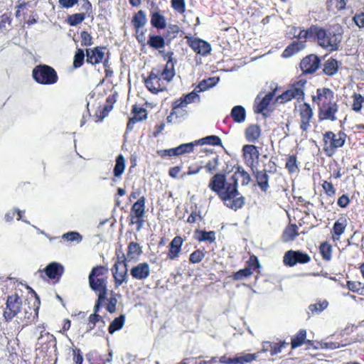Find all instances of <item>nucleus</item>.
<instances>
[{
	"mask_svg": "<svg viewBox=\"0 0 364 364\" xmlns=\"http://www.w3.org/2000/svg\"><path fill=\"white\" fill-rule=\"evenodd\" d=\"M205 257V254L203 251L197 250L191 254L189 260L191 263L196 264L200 262L203 257Z\"/></svg>",
	"mask_w": 364,
	"mask_h": 364,
	"instance_id": "nucleus-53",
	"label": "nucleus"
},
{
	"mask_svg": "<svg viewBox=\"0 0 364 364\" xmlns=\"http://www.w3.org/2000/svg\"><path fill=\"white\" fill-rule=\"evenodd\" d=\"M310 260L311 257L306 253L300 251L289 250L285 253L283 262L285 265L293 267L297 263H308Z\"/></svg>",
	"mask_w": 364,
	"mask_h": 364,
	"instance_id": "nucleus-10",
	"label": "nucleus"
},
{
	"mask_svg": "<svg viewBox=\"0 0 364 364\" xmlns=\"http://www.w3.org/2000/svg\"><path fill=\"white\" fill-rule=\"evenodd\" d=\"M218 79H215V77H210L207 80H202L196 87V89H198L197 92H202L205 91L208 88H210L216 85L218 82Z\"/></svg>",
	"mask_w": 364,
	"mask_h": 364,
	"instance_id": "nucleus-45",
	"label": "nucleus"
},
{
	"mask_svg": "<svg viewBox=\"0 0 364 364\" xmlns=\"http://www.w3.org/2000/svg\"><path fill=\"white\" fill-rule=\"evenodd\" d=\"M294 30L295 37H297L299 40H306L316 36L317 27H311L308 30H301L299 28H294Z\"/></svg>",
	"mask_w": 364,
	"mask_h": 364,
	"instance_id": "nucleus-25",
	"label": "nucleus"
},
{
	"mask_svg": "<svg viewBox=\"0 0 364 364\" xmlns=\"http://www.w3.org/2000/svg\"><path fill=\"white\" fill-rule=\"evenodd\" d=\"M188 43L189 46L198 54L205 55L211 50L210 44L201 39L188 38Z\"/></svg>",
	"mask_w": 364,
	"mask_h": 364,
	"instance_id": "nucleus-13",
	"label": "nucleus"
},
{
	"mask_svg": "<svg viewBox=\"0 0 364 364\" xmlns=\"http://www.w3.org/2000/svg\"><path fill=\"white\" fill-rule=\"evenodd\" d=\"M196 144L203 145V144H210V145H221L222 141L221 139L215 135L208 136L206 137L202 138L196 141H195Z\"/></svg>",
	"mask_w": 364,
	"mask_h": 364,
	"instance_id": "nucleus-39",
	"label": "nucleus"
},
{
	"mask_svg": "<svg viewBox=\"0 0 364 364\" xmlns=\"http://www.w3.org/2000/svg\"><path fill=\"white\" fill-rule=\"evenodd\" d=\"M243 155L246 163L252 166L255 159L259 157V151L255 145L247 144L242 148Z\"/></svg>",
	"mask_w": 364,
	"mask_h": 364,
	"instance_id": "nucleus-18",
	"label": "nucleus"
},
{
	"mask_svg": "<svg viewBox=\"0 0 364 364\" xmlns=\"http://www.w3.org/2000/svg\"><path fill=\"white\" fill-rule=\"evenodd\" d=\"M305 84V80H299L296 83L293 84L289 89L285 91L282 95L279 96L277 100L278 101L281 100L280 102H284L292 99L303 100Z\"/></svg>",
	"mask_w": 364,
	"mask_h": 364,
	"instance_id": "nucleus-6",
	"label": "nucleus"
},
{
	"mask_svg": "<svg viewBox=\"0 0 364 364\" xmlns=\"http://www.w3.org/2000/svg\"><path fill=\"white\" fill-rule=\"evenodd\" d=\"M151 23L154 27L162 29L166 27V21L165 17L159 12H153L151 14Z\"/></svg>",
	"mask_w": 364,
	"mask_h": 364,
	"instance_id": "nucleus-31",
	"label": "nucleus"
},
{
	"mask_svg": "<svg viewBox=\"0 0 364 364\" xmlns=\"http://www.w3.org/2000/svg\"><path fill=\"white\" fill-rule=\"evenodd\" d=\"M63 238L68 241H77L82 240V236L77 232H70L63 235Z\"/></svg>",
	"mask_w": 364,
	"mask_h": 364,
	"instance_id": "nucleus-56",
	"label": "nucleus"
},
{
	"mask_svg": "<svg viewBox=\"0 0 364 364\" xmlns=\"http://www.w3.org/2000/svg\"><path fill=\"white\" fill-rule=\"evenodd\" d=\"M141 253L142 250L139 244L132 242L129 244L127 256L125 259L128 261H136Z\"/></svg>",
	"mask_w": 364,
	"mask_h": 364,
	"instance_id": "nucleus-22",
	"label": "nucleus"
},
{
	"mask_svg": "<svg viewBox=\"0 0 364 364\" xmlns=\"http://www.w3.org/2000/svg\"><path fill=\"white\" fill-rule=\"evenodd\" d=\"M252 274V271L249 268H245L237 272L234 274V279L240 280L245 277H247Z\"/></svg>",
	"mask_w": 364,
	"mask_h": 364,
	"instance_id": "nucleus-55",
	"label": "nucleus"
},
{
	"mask_svg": "<svg viewBox=\"0 0 364 364\" xmlns=\"http://www.w3.org/2000/svg\"><path fill=\"white\" fill-rule=\"evenodd\" d=\"M172 7L179 13L185 11L184 0H171Z\"/></svg>",
	"mask_w": 364,
	"mask_h": 364,
	"instance_id": "nucleus-58",
	"label": "nucleus"
},
{
	"mask_svg": "<svg viewBox=\"0 0 364 364\" xmlns=\"http://www.w3.org/2000/svg\"><path fill=\"white\" fill-rule=\"evenodd\" d=\"M195 237L199 242H213L215 240V233L214 231L196 230Z\"/></svg>",
	"mask_w": 364,
	"mask_h": 364,
	"instance_id": "nucleus-29",
	"label": "nucleus"
},
{
	"mask_svg": "<svg viewBox=\"0 0 364 364\" xmlns=\"http://www.w3.org/2000/svg\"><path fill=\"white\" fill-rule=\"evenodd\" d=\"M81 46H87L92 44V38L87 31H82L80 33Z\"/></svg>",
	"mask_w": 364,
	"mask_h": 364,
	"instance_id": "nucleus-54",
	"label": "nucleus"
},
{
	"mask_svg": "<svg viewBox=\"0 0 364 364\" xmlns=\"http://www.w3.org/2000/svg\"><path fill=\"white\" fill-rule=\"evenodd\" d=\"M88 280L90 288L98 293V301L105 299L107 292V277H88Z\"/></svg>",
	"mask_w": 364,
	"mask_h": 364,
	"instance_id": "nucleus-11",
	"label": "nucleus"
},
{
	"mask_svg": "<svg viewBox=\"0 0 364 364\" xmlns=\"http://www.w3.org/2000/svg\"><path fill=\"white\" fill-rule=\"evenodd\" d=\"M87 62L92 65L100 63L105 55L102 48L97 47L93 50L86 49Z\"/></svg>",
	"mask_w": 364,
	"mask_h": 364,
	"instance_id": "nucleus-17",
	"label": "nucleus"
},
{
	"mask_svg": "<svg viewBox=\"0 0 364 364\" xmlns=\"http://www.w3.org/2000/svg\"><path fill=\"white\" fill-rule=\"evenodd\" d=\"M261 134L260 127L258 125L252 124L245 130V137L250 142H255L258 139Z\"/></svg>",
	"mask_w": 364,
	"mask_h": 364,
	"instance_id": "nucleus-27",
	"label": "nucleus"
},
{
	"mask_svg": "<svg viewBox=\"0 0 364 364\" xmlns=\"http://www.w3.org/2000/svg\"><path fill=\"white\" fill-rule=\"evenodd\" d=\"M125 257L123 255L122 260L115 262L112 271L114 279L115 287H119L127 279V267L125 263Z\"/></svg>",
	"mask_w": 364,
	"mask_h": 364,
	"instance_id": "nucleus-8",
	"label": "nucleus"
},
{
	"mask_svg": "<svg viewBox=\"0 0 364 364\" xmlns=\"http://www.w3.org/2000/svg\"><path fill=\"white\" fill-rule=\"evenodd\" d=\"M347 284L348 289L351 291L357 292L358 294H360V292L362 291V289L364 288V287L362 286V284L358 282H348Z\"/></svg>",
	"mask_w": 364,
	"mask_h": 364,
	"instance_id": "nucleus-57",
	"label": "nucleus"
},
{
	"mask_svg": "<svg viewBox=\"0 0 364 364\" xmlns=\"http://www.w3.org/2000/svg\"><path fill=\"white\" fill-rule=\"evenodd\" d=\"M301 125L300 127L303 131H306L309 127V122L313 116L311 108L308 104H304L300 109Z\"/></svg>",
	"mask_w": 364,
	"mask_h": 364,
	"instance_id": "nucleus-16",
	"label": "nucleus"
},
{
	"mask_svg": "<svg viewBox=\"0 0 364 364\" xmlns=\"http://www.w3.org/2000/svg\"><path fill=\"white\" fill-rule=\"evenodd\" d=\"M108 273V269L104 266H97L92 268L88 277H105Z\"/></svg>",
	"mask_w": 364,
	"mask_h": 364,
	"instance_id": "nucleus-46",
	"label": "nucleus"
},
{
	"mask_svg": "<svg viewBox=\"0 0 364 364\" xmlns=\"http://www.w3.org/2000/svg\"><path fill=\"white\" fill-rule=\"evenodd\" d=\"M85 19V14H74L68 17V23L72 26H75L80 23H81Z\"/></svg>",
	"mask_w": 364,
	"mask_h": 364,
	"instance_id": "nucleus-49",
	"label": "nucleus"
},
{
	"mask_svg": "<svg viewBox=\"0 0 364 364\" xmlns=\"http://www.w3.org/2000/svg\"><path fill=\"white\" fill-rule=\"evenodd\" d=\"M188 104L189 103L184 97L180 98L173 102L172 108L177 112L178 108L183 109L184 107H187Z\"/></svg>",
	"mask_w": 364,
	"mask_h": 364,
	"instance_id": "nucleus-60",
	"label": "nucleus"
},
{
	"mask_svg": "<svg viewBox=\"0 0 364 364\" xmlns=\"http://www.w3.org/2000/svg\"><path fill=\"white\" fill-rule=\"evenodd\" d=\"M146 23V17L144 11H139L133 18V23L135 28H139L143 27Z\"/></svg>",
	"mask_w": 364,
	"mask_h": 364,
	"instance_id": "nucleus-43",
	"label": "nucleus"
},
{
	"mask_svg": "<svg viewBox=\"0 0 364 364\" xmlns=\"http://www.w3.org/2000/svg\"><path fill=\"white\" fill-rule=\"evenodd\" d=\"M298 235V227L294 224H291L286 227L282 233V240L284 242L293 241Z\"/></svg>",
	"mask_w": 364,
	"mask_h": 364,
	"instance_id": "nucleus-23",
	"label": "nucleus"
},
{
	"mask_svg": "<svg viewBox=\"0 0 364 364\" xmlns=\"http://www.w3.org/2000/svg\"><path fill=\"white\" fill-rule=\"evenodd\" d=\"M125 159L122 155H119L116 159V164L114 168V175L115 177H120L124 171Z\"/></svg>",
	"mask_w": 364,
	"mask_h": 364,
	"instance_id": "nucleus-38",
	"label": "nucleus"
},
{
	"mask_svg": "<svg viewBox=\"0 0 364 364\" xmlns=\"http://www.w3.org/2000/svg\"><path fill=\"white\" fill-rule=\"evenodd\" d=\"M320 60L315 55H309L300 63V68L304 74L313 73L319 68Z\"/></svg>",
	"mask_w": 364,
	"mask_h": 364,
	"instance_id": "nucleus-12",
	"label": "nucleus"
},
{
	"mask_svg": "<svg viewBox=\"0 0 364 364\" xmlns=\"http://www.w3.org/2000/svg\"><path fill=\"white\" fill-rule=\"evenodd\" d=\"M33 79L39 84L53 85L58 81L56 71L47 65H39L34 68L32 72Z\"/></svg>",
	"mask_w": 364,
	"mask_h": 364,
	"instance_id": "nucleus-4",
	"label": "nucleus"
},
{
	"mask_svg": "<svg viewBox=\"0 0 364 364\" xmlns=\"http://www.w3.org/2000/svg\"><path fill=\"white\" fill-rule=\"evenodd\" d=\"M183 242V240L180 236H176L172 240L169 245V251L168 254V257L170 259H173L178 256Z\"/></svg>",
	"mask_w": 364,
	"mask_h": 364,
	"instance_id": "nucleus-21",
	"label": "nucleus"
},
{
	"mask_svg": "<svg viewBox=\"0 0 364 364\" xmlns=\"http://www.w3.org/2000/svg\"><path fill=\"white\" fill-rule=\"evenodd\" d=\"M322 187L325 191V193L328 196H332L335 194L336 189L334 188L333 184L328 181H324L322 184Z\"/></svg>",
	"mask_w": 364,
	"mask_h": 364,
	"instance_id": "nucleus-59",
	"label": "nucleus"
},
{
	"mask_svg": "<svg viewBox=\"0 0 364 364\" xmlns=\"http://www.w3.org/2000/svg\"><path fill=\"white\" fill-rule=\"evenodd\" d=\"M306 338V331L301 329L294 338L291 340V348L294 349L303 345Z\"/></svg>",
	"mask_w": 364,
	"mask_h": 364,
	"instance_id": "nucleus-42",
	"label": "nucleus"
},
{
	"mask_svg": "<svg viewBox=\"0 0 364 364\" xmlns=\"http://www.w3.org/2000/svg\"><path fill=\"white\" fill-rule=\"evenodd\" d=\"M353 21L359 27H364V12L357 14L353 16Z\"/></svg>",
	"mask_w": 364,
	"mask_h": 364,
	"instance_id": "nucleus-61",
	"label": "nucleus"
},
{
	"mask_svg": "<svg viewBox=\"0 0 364 364\" xmlns=\"http://www.w3.org/2000/svg\"><path fill=\"white\" fill-rule=\"evenodd\" d=\"M320 252L323 256V258L326 260H330L331 258V246L326 244L323 243L320 246Z\"/></svg>",
	"mask_w": 364,
	"mask_h": 364,
	"instance_id": "nucleus-51",
	"label": "nucleus"
},
{
	"mask_svg": "<svg viewBox=\"0 0 364 364\" xmlns=\"http://www.w3.org/2000/svg\"><path fill=\"white\" fill-rule=\"evenodd\" d=\"M274 95V92H270L268 94H267L264 97H262L260 102H258L255 109V112L261 113L264 109H266L268 105H269L270 102L272 100Z\"/></svg>",
	"mask_w": 364,
	"mask_h": 364,
	"instance_id": "nucleus-35",
	"label": "nucleus"
},
{
	"mask_svg": "<svg viewBox=\"0 0 364 364\" xmlns=\"http://www.w3.org/2000/svg\"><path fill=\"white\" fill-rule=\"evenodd\" d=\"M289 343L286 341H280L279 343H273L269 341H265L262 343L263 352H270L271 355H277L282 352V348L288 346Z\"/></svg>",
	"mask_w": 364,
	"mask_h": 364,
	"instance_id": "nucleus-19",
	"label": "nucleus"
},
{
	"mask_svg": "<svg viewBox=\"0 0 364 364\" xmlns=\"http://www.w3.org/2000/svg\"><path fill=\"white\" fill-rule=\"evenodd\" d=\"M338 106L336 102L319 109V117L321 120H331L334 122L337 119L336 114L338 112Z\"/></svg>",
	"mask_w": 364,
	"mask_h": 364,
	"instance_id": "nucleus-15",
	"label": "nucleus"
},
{
	"mask_svg": "<svg viewBox=\"0 0 364 364\" xmlns=\"http://www.w3.org/2000/svg\"><path fill=\"white\" fill-rule=\"evenodd\" d=\"M231 117L237 123H242L245 120L246 112L242 106H235L231 111Z\"/></svg>",
	"mask_w": 364,
	"mask_h": 364,
	"instance_id": "nucleus-30",
	"label": "nucleus"
},
{
	"mask_svg": "<svg viewBox=\"0 0 364 364\" xmlns=\"http://www.w3.org/2000/svg\"><path fill=\"white\" fill-rule=\"evenodd\" d=\"M180 31V28L177 25H171L167 28V33L171 38H175Z\"/></svg>",
	"mask_w": 364,
	"mask_h": 364,
	"instance_id": "nucleus-63",
	"label": "nucleus"
},
{
	"mask_svg": "<svg viewBox=\"0 0 364 364\" xmlns=\"http://www.w3.org/2000/svg\"><path fill=\"white\" fill-rule=\"evenodd\" d=\"M240 179L243 186L250 181V174L241 167L237 168L228 181L224 174L214 175L210 180L208 187L218 194L226 206L236 210L244 204V198L237 191V181Z\"/></svg>",
	"mask_w": 364,
	"mask_h": 364,
	"instance_id": "nucleus-1",
	"label": "nucleus"
},
{
	"mask_svg": "<svg viewBox=\"0 0 364 364\" xmlns=\"http://www.w3.org/2000/svg\"><path fill=\"white\" fill-rule=\"evenodd\" d=\"M323 72L328 75H333L338 71V62L334 59L328 60L323 65Z\"/></svg>",
	"mask_w": 364,
	"mask_h": 364,
	"instance_id": "nucleus-40",
	"label": "nucleus"
},
{
	"mask_svg": "<svg viewBox=\"0 0 364 364\" xmlns=\"http://www.w3.org/2000/svg\"><path fill=\"white\" fill-rule=\"evenodd\" d=\"M352 109L353 111L359 112L363 107V103L364 102V97L359 93H354L352 96Z\"/></svg>",
	"mask_w": 364,
	"mask_h": 364,
	"instance_id": "nucleus-44",
	"label": "nucleus"
},
{
	"mask_svg": "<svg viewBox=\"0 0 364 364\" xmlns=\"http://www.w3.org/2000/svg\"><path fill=\"white\" fill-rule=\"evenodd\" d=\"M316 36L319 46L331 51L336 50L343 38V29L338 25L328 30L317 28Z\"/></svg>",
	"mask_w": 364,
	"mask_h": 364,
	"instance_id": "nucleus-3",
	"label": "nucleus"
},
{
	"mask_svg": "<svg viewBox=\"0 0 364 364\" xmlns=\"http://www.w3.org/2000/svg\"><path fill=\"white\" fill-rule=\"evenodd\" d=\"M347 225V222L346 219L340 218L338 219L333 225V238L334 240H338L340 239L341 235L344 232L346 228Z\"/></svg>",
	"mask_w": 364,
	"mask_h": 364,
	"instance_id": "nucleus-28",
	"label": "nucleus"
},
{
	"mask_svg": "<svg viewBox=\"0 0 364 364\" xmlns=\"http://www.w3.org/2000/svg\"><path fill=\"white\" fill-rule=\"evenodd\" d=\"M124 321L125 316L124 315H120L118 318H114L109 326V333L112 334L116 331L120 330L124 324Z\"/></svg>",
	"mask_w": 364,
	"mask_h": 364,
	"instance_id": "nucleus-41",
	"label": "nucleus"
},
{
	"mask_svg": "<svg viewBox=\"0 0 364 364\" xmlns=\"http://www.w3.org/2000/svg\"><path fill=\"white\" fill-rule=\"evenodd\" d=\"M305 41H300L292 43L284 51L285 57H289L293 54L300 51L305 47Z\"/></svg>",
	"mask_w": 364,
	"mask_h": 364,
	"instance_id": "nucleus-32",
	"label": "nucleus"
},
{
	"mask_svg": "<svg viewBox=\"0 0 364 364\" xmlns=\"http://www.w3.org/2000/svg\"><path fill=\"white\" fill-rule=\"evenodd\" d=\"M145 198L141 197L136 202L134 203L132 208V213L134 216L132 218H143L145 212Z\"/></svg>",
	"mask_w": 364,
	"mask_h": 364,
	"instance_id": "nucleus-26",
	"label": "nucleus"
},
{
	"mask_svg": "<svg viewBox=\"0 0 364 364\" xmlns=\"http://www.w3.org/2000/svg\"><path fill=\"white\" fill-rule=\"evenodd\" d=\"M350 202V199L348 196L343 195L338 200V205L341 208H346Z\"/></svg>",
	"mask_w": 364,
	"mask_h": 364,
	"instance_id": "nucleus-64",
	"label": "nucleus"
},
{
	"mask_svg": "<svg viewBox=\"0 0 364 364\" xmlns=\"http://www.w3.org/2000/svg\"><path fill=\"white\" fill-rule=\"evenodd\" d=\"M84 59L85 53L83 50L77 48L74 56L73 66L75 68L81 67L83 64Z\"/></svg>",
	"mask_w": 364,
	"mask_h": 364,
	"instance_id": "nucleus-48",
	"label": "nucleus"
},
{
	"mask_svg": "<svg viewBox=\"0 0 364 364\" xmlns=\"http://www.w3.org/2000/svg\"><path fill=\"white\" fill-rule=\"evenodd\" d=\"M195 144V142H191L179 145L175 148L176 155L179 156L183 154L192 152Z\"/></svg>",
	"mask_w": 364,
	"mask_h": 364,
	"instance_id": "nucleus-47",
	"label": "nucleus"
},
{
	"mask_svg": "<svg viewBox=\"0 0 364 364\" xmlns=\"http://www.w3.org/2000/svg\"><path fill=\"white\" fill-rule=\"evenodd\" d=\"M147 44L154 49L159 50L165 46V41L161 36L152 35L149 36Z\"/></svg>",
	"mask_w": 364,
	"mask_h": 364,
	"instance_id": "nucleus-34",
	"label": "nucleus"
},
{
	"mask_svg": "<svg viewBox=\"0 0 364 364\" xmlns=\"http://www.w3.org/2000/svg\"><path fill=\"white\" fill-rule=\"evenodd\" d=\"M78 2V0H58V3L62 8L68 9Z\"/></svg>",
	"mask_w": 364,
	"mask_h": 364,
	"instance_id": "nucleus-62",
	"label": "nucleus"
},
{
	"mask_svg": "<svg viewBox=\"0 0 364 364\" xmlns=\"http://www.w3.org/2000/svg\"><path fill=\"white\" fill-rule=\"evenodd\" d=\"M173 53H168L164 57L167 58L165 67L162 70L154 68L149 77L145 80L147 89L153 93H157L166 88L167 85L175 76Z\"/></svg>",
	"mask_w": 364,
	"mask_h": 364,
	"instance_id": "nucleus-2",
	"label": "nucleus"
},
{
	"mask_svg": "<svg viewBox=\"0 0 364 364\" xmlns=\"http://www.w3.org/2000/svg\"><path fill=\"white\" fill-rule=\"evenodd\" d=\"M43 272L50 279H55L64 272V267L58 262H51L43 269Z\"/></svg>",
	"mask_w": 364,
	"mask_h": 364,
	"instance_id": "nucleus-20",
	"label": "nucleus"
},
{
	"mask_svg": "<svg viewBox=\"0 0 364 364\" xmlns=\"http://www.w3.org/2000/svg\"><path fill=\"white\" fill-rule=\"evenodd\" d=\"M22 300L16 294L9 296L6 300V307L4 311V316L6 321L11 320L18 313H21Z\"/></svg>",
	"mask_w": 364,
	"mask_h": 364,
	"instance_id": "nucleus-7",
	"label": "nucleus"
},
{
	"mask_svg": "<svg viewBox=\"0 0 364 364\" xmlns=\"http://www.w3.org/2000/svg\"><path fill=\"white\" fill-rule=\"evenodd\" d=\"M313 101L321 109L336 102L334 92L329 88H319L316 90V95L313 97Z\"/></svg>",
	"mask_w": 364,
	"mask_h": 364,
	"instance_id": "nucleus-9",
	"label": "nucleus"
},
{
	"mask_svg": "<svg viewBox=\"0 0 364 364\" xmlns=\"http://www.w3.org/2000/svg\"><path fill=\"white\" fill-rule=\"evenodd\" d=\"M286 168L290 173H294L298 169L296 158L295 156H289L286 162Z\"/></svg>",
	"mask_w": 364,
	"mask_h": 364,
	"instance_id": "nucleus-50",
	"label": "nucleus"
},
{
	"mask_svg": "<svg viewBox=\"0 0 364 364\" xmlns=\"http://www.w3.org/2000/svg\"><path fill=\"white\" fill-rule=\"evenodd\" d=\"M150 274V267L146 262H141L133 267L130 270V274L134 279L143 280L146 279Z\"/></svg>",
	"mask_w": 364,
	"mask_h": 364,
	"instance_id": "nucleus-14",
	"label": "nucleus"
},
{
	"mask_svg": "<svg viewBox=\"0 0 364 364\" xmlns=\"http://www.w3.org/2000/svg\"><path fill=\"white\" fill-rule=\"evenodd\" d=\"M346 135L343 132L337 134L327 132L323 134V151L328 156H332L338 148L342 147L346 141Z\"/></svg>",
	"mask_w": 364,
	"mask_h": 364,
	"instance_id": "nucleus-5",
	"label": "nucleus"
},
{
	"mask_svg": "<svg viewBox=\"0 0 364 364\" xmlns=\"http://www.w3.org/2000/svg\"><path fill=\"white\" fill-rule=\"evenodd\" d=\"M218 166V158L214 157L209 160L208 162L205 165V168L207 172L212 173L215 171Z\"/></svg>",
	"mask_w": 364,
	"mask_h": 364,
	"instance_id": "nucleus-52",
	"label": "nucleus"
},
{
	"mask_svg": "<svg viewBox=\"0 0 364 364\" xmlns=\"http://www.w3.org/2000/svg\"><path fill=\"white\" fill-rule=\"evenodd\" d=\"M254 174L259 187L262 191H267L269 188V176L267 173L264 171L257 170L256 171H254Z\"/></svg>",
	"mask_w": 364,
	"mask_h": 364,
	"instance_id": "nucleus-24",
	"label": "nucleus"
},
{
	"mask_svg": "<svg viewBox=\"0 0 364 364\" xmlns=\"http://www.w3.org/2000/svg\"><path fill=\"white\" fill-rule=\"evenodd\" d=\"M134 115L132 117L128 124H127V129H132L134 124L136 123L137 122H140L146 118V112L144 109L140 108L138 112L136 111V108L134 109Z\"/></svg>",
	"mask_w": 364,
	"mask_h": 364,
	"instance_id": "nucleus-33",
	"label": "nucleus"
},
{
	"mask_svg": "<svg viewBox=\"0 0 364 364\" xmlns=\"http://www.w3.org/2000/svg\"><path fill=\"white\" fill-rule=\"evenodd\" d=\"M328 306V302L326 300L319 301L314 304H311L309 306V314H319L325 310Z\"/></svg>",
	"mask_w": 364,
	"mask_h": 364,
	"instance_id": "nucleus-37",
	"label": "nucleus"
},
{
	"mask_svg": "<svg viewBox=\"0 0 364 364\" xmlns=\"http://www.w3.org/2000/svg\"><path fill=\"white\" fill-rule=\"evenodd\" d=\"M255 353H240L234 358L235 364H246L256 360Z\"/></svg>",
	"mask_w": 364,
	"mask_h": 364,
	"instance_id": "nucleus-36",
	"label": "nucleus"
}]
</instances>
